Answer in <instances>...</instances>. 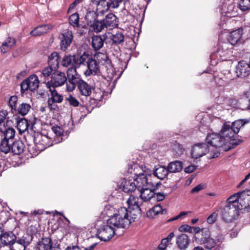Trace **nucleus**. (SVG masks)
<instances>
[{
    "instance_id": "e433bc0d",
    "label": "nucleus",
    "mask_w": 250,
    "mask_h": 250,
    "mask_svg": "<svg viewBox=\"0 0 250 250\" xmlns=\"http://www.w3.org/2000/svg\"><path fill=\"white\" fill-rule=\"evenodd\" d=\"M49 28L47 25H42L35 28L32 30L30 34L33 36H39L46 33Z\"/></svg>"
},
{
    "instance_id": "393cba45",
    "label": "nucleus",
    "mask_w": 250,
    "mask_h": 250,
    "mask_svg": "<svg viewBox=\"0 0 250 250\" xmlns=\"http://www.w3.org/2000/svg\"><path fill=\"white\" fill-rule=\"evenodd\" d=\"M55 247L49 237L43 238L42 241L38 242L37 245L38 250H52Z\"/></svg>"
},
{
    "instance_id": "f8f14e48",
    "label": "nucleus",
    "mask_w": 250,
    "mask_h": 250,
    "mask_svg": "<svg viewBox=\"0 0 250 250\" xmlns=\"http://www.w3.org/2000/svg\"><path fill=\"white\" fill-rule=\"evenodd\" d=\"M39 81L38 76L33 75L23 81L21 84V92L24 93L28 90L33 91L39 87Z\"/></svg>"
},
{
    "instance_id": "5fc2aeb1",
    "label": "nucleus",
    "mask_w": 250,
    "mask_h": 250,
    "mask_svg": "<svg viewBox=\"0 0 250 250\" xmlns=\"http://www.w3.org/2000/svg\"><path fill=\"white\" fill-rule=\"evenodd\" d=\"M166 195V194L164 192H155V195L153 196V199L157 201H162L165 199Z\"/></svg>"
},
{
    "instance_id": "58836bf2",
    "label": "nucleus",
    "mask_w": 250,
    "mask_h": 250,
    "mask_svg": "<svg viewBox=\"0 0 250 250\" xmlns=\"http://www.w3.org/2000/svg\"><path fill=\"white\" fill-rule=\"evenodd\" d=\"M57 70L56 69H54L53 67L48 65V66L45 67L42 70L41 74L40 75V77L41 81H43V83L45 84L46 82V78H47L50 76H52L53 73L54 72H56Z\"/></svg>"
},
{
    "instance_id": "bb28decb",
    "label": "nucleus",
    "mask_w": 250,
    "mask_h": 250,
    "mask_svg": "<svg viewBox=\"0 0 250 250\" xmlns=\"http://www.w3.org/2000/svg\"><path fill=\"white\" fill-rule=\"evenodd\" d=\"M105 39L104 36L102 37L100 35H93L91 39V45L94 50H100L103 46Z\"/></svg>"
},
{
    "instance_id": "423d86ee",
    "label": "nucleus",
    "mask_w": 250,
    "mask_h": 250,
    "mask_svg": "<svg viewBox=\"0 0 250 250\" xmlns=\"http://www.w3.org/2000/svg\"><path fill=\"white\" fill-rule=\"evenodd\" d=\"M226 142L230 144L231 148H233L240 144L241 141L233 139L236 134L229 122H225L219 132Z\"/></svg>"
},
{
    "instance_id": "680f3d73",
    "label": "nucleus",
    "mask_w": 250,
    "mask_h": 250,
    "mask_svg": "<svg viewBox=\"0 0 250 250\" xmlns=\"http://www.w3.org/2000/svg\"><path fill=\"white\" fill-rule=\"evenodd\" d=\"M250 95V93L249 91H246L243 93V98H245L247 99V101L248 102V106L246 107V109H250V99H249V96Z\"/></svg>"
},
{
    "instance_id": "a19ab883",
    "label": "nucleus",
    "mask_w": 250,
    "mask_h": 250,
    "mask_svg": "<svg viewBox=\"0 0 250 250\" xmlns=\"http://www.w3.org/2000/svg\"><path fill=\"white\" fill-rule=\"evenodd\" d=\"M249 123L248 120H238L232 122L230 125L232 126L235 133L237 134L242 126Z\"/></svg>"
},
{
    "instance_id": "a878e982",
    "label": "nucleus",
    "mask_w": 250,
    "mask_h": 250,
    "mask_svg": "<svg viewBox=\"0 0 250 250\" xmlns=\"http://www.w3.org/2000/svg\"><path fill=\"white\" fill-rule=\"evenodd\" d=\"M140 193V198L144 202H147L153 199L155 192L148 188L145 187L138 190Z\"/></svg>"
},
{
    "instance_id": "a18cd8bd",
    "label": "nucleus",
    "mask_w": 250,
    "mask_h": 250,
    "mask_svg": "<svg viewBox=\"0 0 250 250\" xmlns=\"http://www.w3.org/2000/svg\"><path fill=\"white\" fill-rule=\"evenodd\" d=\"M111 40L112 41V44L117 45L123 43L125 40L124 35L120 32L113 34L111 36Z\"/></svg>"
},
{
    "instance_id": "aec40b11",
    "label": "nucleus",
    "mask_w": 250,
    "mask_h": 250,
    "mask_svg": "<svg viewBox=\"0 0 250 250\" xmlns=\"http://www.w3.org/2000/svg\"><path fill=\"white\" fill-rule=\"evenodd\" d=\"M90 55L86 52H83V54H75L73 55V65L72 67H75L76 69L79 68L81 65L84 64L85 62H86L89 58Z\"/></svg>"
},
{
    "instance_id": "1a4fd4ad",
    "label": "nucleus",
    "mask_w": 250,
    "mask_h": 250,
    "mask_svg": "<svg viewBox=\"0 0 250 250\" xmlns=\"http://www.w3.org/2000/svg\"><path fill=\"white\" fill-rule=\"evenodd\" d=\"M67 78L63 72H54L51 77V80L45 83L47 88H55L63 85L66 83Z\"/></svg>"
},
{
    "instance_id": "6e6d98bb",
    "label": "nucleus",
    "mask_w": 250,
    "mask_h": 250,
    "mask_svg": "<svg viewBox=\"0 0 250 250\" xmlns=\"http://www.w3.org/2000/svg\"><path fill=\"white\" fill-rule=\"evenodd\" d=\"M217 216V213H216V212H213L208 217L207 222L209 224H213L216 221Z\"/></svg>"
},
{
    "instance_id": "864d4df0",
    "label": "nucleus",
    "mask_w": 250,
    "mask_h": 250,
    "mask_svg": "<svg viewBox=\"0 0 250 250\" xmlns=\"http://www.w3.org/2000/svg\"><path fill=\"white\" fill-rule=\"evenodd\" d=\"M7 114V112L6 110L0 112V129H1L2 126H4V120Z\"/></svg>"
},
{
    "instance_id": "c756f323",
    "label": "nucleus",
    "mask_w": 250,
    "mask_h": 250,
    "mask_svg": "<svg viewBox=\"0 0 250 250\" xmlns=\"http://www.w3.org/2000/svg\"><path fill=\"white\" fill-rule=\"evenodd\" d=\"M60 58V56L58 52H53L48 57V65L53 67L54 69H56L57 70L59 67Z\"/></svg>"
},
{
    "instance_id": "3c124183",
    "label": "nucleus",
    "mask_w": 250,
    "mask_h": 250,
    "mask_svg": "<svg viewBox=\"0 0 250 250\" xmlns=\"http://www.w3.org/2000/svg\"><path fill=\"white\" fill-rule=\"evenodd\" d=\"M73 62V56L65 55L62 61V65L63 67H68Z\"/></svg>"
},
{
    "instance_id": "7c9ffc66",
    "label": "nucleus",
    "mask_w": 250,
    "mask_h": 250,
    "mask_svg": "<svg viewBox=\"0 0 250 250\" xmlns=\"http://www.w3.org/2000/svg\"><path fill=\"white\" fill-rule=\"evenodd\" d=\"M93 2L95 3L97 8L99 9L100 7L104 8V11H108L110 8H115L113 6L112 0H92Z\"/></svg>"
},
{
    "instance_id": "bf43d9fd",
    "label": "nucleus",
    "mask_w": 250,
    "mask_h": 250,
    "mask_svg": "<svg viewBox=\"0 0 250 250\" xmlns=\"http://www.w3.org/2000/svg\"><path fill=\"white\" fill-rule=\"evenodd\" d=\"M197 168L196 166L190 165L185 167L184 171L186 173H190L193 172Z\"/></svg>"
},
{
    "instance_id": "4be33fe9",
    "label": "nucleus",
    "mask_w": 250,
    "mask_h": 250,
    "mask_svg": "<svg viewBox=\"0 0 250 250\" xmlns=\"http://www.w3.org/2000/svg\"><path fill=\"white\" fill-rule=\"evenodd\" d=\"M16 239V236L12 231L5 232L0 234V242L4 246L10 247Z\"/></svg>"
},
{
    "instance_id": "412c9836",
    "label": "nucleus",
    "mask_w": 250,
    "mask_h": 250,
    "mask_svg": "<svg viewBox=\"0 0 250 250\" xmlns=\"http://www.w3.org/2000/svg\"><path fill=\"white\" fill-rule=\"evenodd\" d=\"M190 243V239L188 235L183 233L176 237V244L181 250H186Z\"/></svg>"
},
{
    "instance_id": "a211bd4d",
    "label": "nucleus",
    "mask_w": 250,
    "mask_h": 250,
    "mask_svg": "<svg viewBox=\"0 0 250 250\" xmlns=\"http://www.w3.org/2000/svg\"><path fill=\"white\" fill-rule=\"evenodd\" d=\"M236 68V73L239 77H246L250 74V63H246L245 61L239 62Z\"/></svg>"
},
{
    "instance_id": "dca6fc26",
    "label": "nucleus",
    "mask_w": 250,
    "mask_h": 250,
    "mask_svg": "<svg viewBox=\"0 0 250 250\" xmlns=\"http://www.w3.org/2000/svg\"><path fill=\"white\" fill-rule=\"evenodd\" d=\"M209 152L208 145L206 143L195 144L192 148L191 155L193 159H198Z\"/></svg>"
},
{
    "instance_id": "13d9d810",
    "label": "nucleus",
    "mask_w": 250,
    "mask_h": 250,
    "mask_svg": "<svg viewBox=\"0 0 250 250\" xmlns=\"http://www.w3.org/2000/svg\"><path fill=\"white\" fill-rule=\"evenodd\" d=\"M52 130L56 136H61L63 134V130L60 126H54L52 127Z\"/></svg>"
},
{
    "instance_id": "338daca9",
    "label": "nucleus",
    "mask_w": 250,
    "mask_h": 250,
    "mask_svg": "<svg viewBox=\"0 0 250 250\" xmlns=\"http://www.w3.org/2000/svg\"><path fill=\"white\" fill-rule=\"evenodd\" d=\"M187 214H188V212L182 211L177 216L175 217L174 218L170 219V220H171V221L176 220L180 218V217H181L183 216L186 215Z\"/></svg>"
},
{
    "instance_id": "0eeeda50",
    "label": "nucleus",
    "mask_w": 250,
    "mask_h": 250,
    "mask_svg": "<svg viewBox=\"0 0 250 250\" xmlns=\"http://www.w3.org/2000/svg\"><path fill=\"white\" fill-rule=\"evenodd\" d=\"M208 144L215 147H222L226 151L231 149L230 144L226 142L220 133L208 134L206 137Z\"/></svg>"
},
{
    "instance_id": "de8ad7c7",
    "label": "nucleus",
    "mask_w": 250,
    "mask_h": 250,
    "mask_svg": "<svg viewBox=\"0 0 250 250\" xmlns=\"http://www.w3.org/2000/svg\"><path fill=\"white\" fill-rule=\"evenodd\" d=\"M4 138L3 139L13 141L15 134V131L13 128L8 127L3 132Z\"/></svg>"
},
{
    "instance_id": "7ed1b4c3",
    "label": "nucleus",
    "mask_w": 250,
    "mask_h": 250,
    "mask_svg": "<svg viewBox=\"0 0 250 250\" xmlns=\"http://www.w3.org/2000/svg\"><path fill=\"white\" fill-rule=\"evenodd\" d=\"M128 172L135 175L133 179L135 183L136 188L139 190L141 188L146 187L148 185L147 175L151 176V172L144 171L142 167L137 164H133L129 166Z\"/></svg>"
},
{
    "instance_id": "5701e85b",
    "label": "nucleus",
    "mask_w": 250,
    "mask_h": 250,
    "mask_svg": "<svg viewBox=\"0 0 250 250\" xmlns=\"http://www.w3.org/2000/svg\"><path fill=\"white\" fill-rule=\"evenodd\" d=\"M242 35V29L239 28L230 33L228 38L229 42L232 45H235L241 42Z\"/></svg>"
},
{
    "instance_id": "c85d7f7f",
    "label": "nucleus",
    "mask_w": 250,
    "mask_h": 250,
    "mask_svg": "<svg viewBox=\"0 0 250 250\" xmlns=\"http://www.w3.org/2000/svg\"><path fill=\"white\" fill-rule=\"evenodd\" d=\"M77 87L80 93L82 95L89 96L91 94L92 86L83 80L79 83Z\"/></svg>"
},
{
    "instance_id": "37998d69",
    "label": "nucleus",
    "mask_w": 250,
    "mask_h": 250,
    "mask_svg": "<svg viewBox=\"0 0 250 250\" xmlns=\"http://www.w3.org/2000/svg\"><path fill=\"white\" fill-rule=\"evenodd\" d=\"M29 124L27 120L24 118H21L17 122V128L20 133L24 132L27 129Z\"/></svg>"
},
{
    "instance_id": "ea45409f",
    "label": "nucleus",
    "mask_w": 250,
    "mask_h": 250,
    "mask_svg": "<svg viewBox=\"0 0 250 250\" xmlns=\"http://www.w3.org/2000/svg\"><path fill=\"white\" fill-rule=\"evenodd\" d=\"M139 200L138 197L130 195L127 201V203L129 208H132L133 209H139L140 210V206L141 204Z\"/></svg>"
},
{
    "instance_id": "72a5a7b5",
    "label": "nucleus",
    "mask_w": 250,
    "mask_h": 250,
    "mask_svg": "<svg viewBox=\"0 0 250 250\" xmlns=\"http://www.w3.org/2000/svg\"><path fill=\"white\" fill-rule=\"evenodd\" d=\"M16 44V40L12 37H8L2 44L0 47L1 51L3 53H6Z\"/></svg>"
},
{
    "instance_id": "e2e57ef3",
    "label": "nucleus",
    "mask_w": 250,
    "mask_h": 250,
    "mask_svg": "<svg viewBox=\"0 0 250 250\" xmlns=\"http://www.w3.org/2000/svg\"><path fill=\"white\" fill-rule=\"evenodd\" d=\"M167 245V240H166L164 239H163L161 240V243L159 245L158 249L160 250H165Z\"/></svg>"
},
{
    "instance_id": "ddd939ff",
    "label": "nucleus",
    "mask_w": 250,
    "mask_h": 250,
    "mask_svg": "<svg viewBox=\"0 0 250 250\" xmlns=\"http://www.w3.org/2000/svg\"><path fill=\"white\" fill-rule=\"evenodd\" d=\"M73 38V34L71 30L69 29L63 30L59 36L61 50L65 51L72 43Z\"/></svg>"
},
{
    "instance_id": "6e6552de",
    "label": "nucleus",
    "mask_w": 250,
    "mask_h": 250,
    "mask_svg": "<svg viewBox=\"0 0 250 250\" xmlns=\"http://www.w3.org/2000/svg\"><path fill=\"white\" fill-rule=\"evenodd\" d=\"M68 81H66L67 90L72 91L75 89L76 86L79 84V83L83 80L75 67L69 68L67 71Z\"/></svg>"
},
{
    "instance_id": "2f4dec72",
    "label": "nucleus",
    "mask_w": 250,
    "mask_h": 250,
    "mask_svg": "<svg viewBox=\"0 0 250 250\" xmlns=\"http://www.w3.org/2000/svg\"><path fill=\"white\" fill-rule=\"evenodd\" d=\"M12 144L11 151L14 154L19 155L23 152L25 146L21 141H12Z\"/></svg>"
},
{
    "instance_id": "49530a36",
    "label": "nucleus",
    "mask_w": 250,
    "mask_h": 250,
    "mask_svg": "<svg viewBox=\"0 0 250 250\" xmlns=\"http://www.w3.org/2000/svg\"><path fill=\"white\" fill-rule=\"evenodd\" d=\"M79 15L77 13L72 14L69 18V23L74 27H78L79 24Z\"/></svg>"
},
{
    "instance_id": "4468645a",
    "label": "nucleus",
    "mask_w": 250,
    "mask_h": 250,
    "mask_svg": "<svg viewBox=\"0 0 250 250\" xmlns=\"http://www.w3.org/2000/svg\"><path fill=\"white\" fill-rule=\"evenodd\" d=\"M50 92V97L47 101L48 106L50 110H55L57 107L54 103H61L63 100V96L59 94L55 89V88H48Z\"/></svg>"
},
{
    "instance_id": "c9c22d12",
    "label": "nucleus",
    "mask_w": 250,
    "mask_h": 250,
    "mask_svg": "<svg viewBox=\"0 0 250 250\" xmlns=\"http://www.w3.org/2000/svg\"><path fill=\"white\" fill-rule=\"evenodd\" d=\"M168 173V170L167 168L164 166H159L155 168L153 173L155 176L161 180L164 179L167 175Z\"/></svg>"
},
{
    "instance_id": "9b49d317",
    "label": "nucleus",
    "mask_w": 250,
    "mask_h": 250,
    "mask_svg": "<svg viewBox=\"0 0 250 250\" xmlns=\"http://www.w3.org/2000/svg\"><path fill=\"white\" fill-rule=\"evenodd\" d=\"M33 238L32 235L26 234L18 240L16 239L10 246V250H25L26 247L31 243Z\"/></svg>"
},
{
    "instance_id": "9d476101",
    "label": "nucleus",
    "mask_w": 250,
    "mask_h": 250,
    "mask_svg": "<svg viewBox=\"0 0 250 250\" xmlns=\"http://www.w3.org/2000/svg\"><path fill=\"white\" fill-rule=\"evenodd\" d=\"M116 234L115 229L112 226L107 225L102 226L97 230V237L103 241L110 240Z\"/></svg>"
},
{
    "instance_id": "603ef678",
    "label": "nucleus",
    "mask_w": 250,
    "mask_h": 250,
    "mask_svg": "<svg viewBox=\"0 0 250 250\" xmlns=\"http://www.w3.org/2000/svg\"><path fill=\"white\" fill-rule=\"evenodd\" d=\"M66 100L68 102L69 104L71 106L74 107H77L80 104L78 100L72 95L68 96V97L66 98Z\"/></svg>"
},
{
    "instance_id": "4c0bfd02",
    "label": "nucleus",
    "mask_w": 250,
    "mask_h": 250,
    "mask_svg": "<svg viewBox=\"0 0 250 250\" xmlns=\"http://www.w3.org/2000/svg\"><path fill=\"white\" fill-rule=\"evenodd\" d=\"M182 163L178 161L171 162L167 166V169L169 172H179L182 169Z\"/></svg>"
},
{
    "instance_id": "f257e3e1",
    "label": "nucleus",
    "mask_w": 250,
    "mask_h": 250,
    "mask_svg": "<svg viewBox=\"0 0 250 250\" xmlns=\"http://www.w3.org/2000/svg\"><path fill=\"white\" fill-rule=\"evenodd\" d=\"M106 11H104V8L101 10L99 8H97L96 11L87 10L85 20L91 30L98 33L105 28H115L118 25L117 18L113 13H108L102 18Z\"/></svg>"
},
{
    "instance_id": "8fccbe9b",
    "label": "nucleus",
    "mask_w": 250,
    "mask_h": 250,
    "mask_svg": "<svg viewBox=\"0 0 250 250\" xmlns=\"http://www.w3.org/2000/svg\"><path fill=\"white\" fill-rule=\"evenodd\" d=\"M239 6L243 11H249L250 9V0H240Z\"/></svg>"
},
{
    "instance_id": "f03ea898",
    "label": "nucleus",
    "mask_w": 250,
    "mask_h": 250,
    "mask_svg": "<svg viewBox=\"0 0 250 250\" xmlns=\"http://www.w3.org/2000/svg\"><path fill=\"white\" fill-rule=\"evenodd\" d=\"M130 212L126 208L122 207L116 213L107 220V224L112 226L115 229L128 228L132 222L134 221L133 218L130 217Z\"/></svg>"
},
{
    "instance_id": "052dcab7",
    "label": "nucleus",
    "mask_w": 250,
    "mask_h": 250,
    "mask_svg": "<svg viewBox=\"0 0 250 250\" xmlns=\"http://www.w3.org/2000/svg\"><path fill=\"white\" fill-rule=\"evenodd\" d=\"M227 43H223L222 45H220L219 51H221V50L222 51L226 50V54H228L229 52H231V50L227 47Z\"/></svg>"
},
{
    "instance_id": "69168bd1",
    "label": "nucleus",
    "mask_w": 250,
    "mask_h": 250,
    "mask_svg": "<svg viewBox=\"0 0 250 250\" xmlns=\"http://www.w3.org/2000/svg\"><path fill=\"white\" fill-rule=\"evenodd\" d=\"M250 178V173H248L245 177V178L238 185L237 188H240L244 183Z\"/></svg>"
},
{
    "instance_id": "f704fd0d",
    "label": "nucleus",
    "mask_w": 250,
    "mask_h": 250,
    "mask_svg": "<svg viewBox=\"0 0 250 250\" xmlns=\"http://www.w3.org/2000/svg\"><path fill=\"white\" fill-rule=\"evenodd\" d=\"M30 108L31 105L29 104L22 102L19 104L14 114L18 113L23 116H25L28 113Z\"/></svg>"
},
{
    "instance_id": "f3484780",
    "label": "nucleus",
    "mask_w": 250,
    "mask_h": 250,
    "mask_svg": "<svg viewBox=\"0 0 250 250\" xmlns=\"http://www.w3.org/2000/svg\"><path fill=\"white\" fill-rule=\"evenodd\" d=\"M239 197V204L242 209H247V212H249V206L250 201V190L245 189L242 191L238 192Z\"/></svg>"
},
{
    "instance_id": "473e14b6",
    "label": "nucleus",
    "mask_w": 250,
    "mask_h": 250,
    "mask_svg": "<svg viewBox=\"0 0 250 250\" xmlns=\"http://www.w3.org/2000/svg\"><path fill=\"white\" fill-rule=\"evenodd\" d=\"M167 212L166 209H162V207L160 205H157L150 209L146 213L147 216L149 218H153L155 216L159 213L165 214Z\"/></svg>"
},
{
    "instance_id": "09e8293b",
    "label": "nucleus",
    "mask_w": 250,
    "mask_h": 250,
    "mask_svg": "<svg viewBox=\"0 0 250 250\" xmlns=\"http://www.w3.org/2000/svg\"><path fill=\"white\" fill-rule=\"evenodd\" d=\"M18 103V97L16 96H12L10 97L9 101V104L11 109V111L13 114L15 113V111L17 108V106Z\"/></svg>"
},
{
    "instance_id": "2eb2a0df",
    "label": "nucleus",
    "mask_w": 250,
    "mask_h": 250,
    "mask_svg": "<svg viewBox=\"0 0 250 250\" xmlns=\"http://www.w3.org/2000/svg\"><path fill=\"white\" fill-rule=\"evenodd\" d=\"M88 70L85 71L84 74L86 76H90V75H99L102 73L110 74L112 72H100L99 66L96 61L93 59L91 57L89 58L86 62Z\"/></svg>"
},
{
    "instance_id": "774afa93",
    "label": "nucleus",
    "mask_w": 250,
    "mask_h": 250,
    "mask_svg": "<svg viewBox=\"0 0 250 250\" xmlns=\"http://www.w3.org/2000/svg\"><path fill=\"white\" fill-rule=\"evenodd\" d=\"M65 250H81L77 246H68Z\"/></svg>"
},
{
    "instance_id": "b1692460",
    "label": "nucleus",
    "mask_w": 250,
    "mask_h": 250,
    "mask_svg": "<svg viewBox=\"0 0 250 250\" xmlns=\"http://www.w3.org/2000/svg\"><path fill=\"white\" fill-rule=\"evenodd\" d=\"M120 188L125 192L127 193L134 191L137 188L135 183L133 179L127 180L124 179L122 181Z\"/></svg>"
},
{
    "instance_id": "0e129e2a",
    "label": "nucleus",
    "mask_w": 250,
    "mask_h": 250,
    "mask_svg": "<svg viewBox=\"0 0 250 250\" xmlns=\"http://www.w3.org/2000/svg\"><path fill=\"white\" fill-rule=\"evenodd\" d=\"M204 186L200 184L196 186L195 188L192 189L191 193L198 192L199 191L203 189Z\"/></svg>"
},
{
    "instance_id": "79ce46f5",
    "label": "nucleus",
    "mask_w": 250,
    "mask_h": 250,
    "mask_svg": "<svg viewBox=\"0 0 250 250\" xmlns=\"http://www.w3.org/2000/svg\"><path fill=\"white\" fill-rule=\"evenodd\" d=\"M12 143V141L2 139L0 145V151L5 154L9 152L11 150Z\"/></svg>"
},
{
    "instance_id": "39448f33",
    "label": "nucleus",
    "mask_w": 250,
    "mask_h": 250,
    "mask_svg": "<svg viewBox=\"0 0 250 250\" xmlns=\"http://www.w3.org/2000/svg\"><path fill=\"white\" fill-rule=\"evenodd\" d=\"M195 241L198 244L204 245L207 249L216 247L215 240L210 238V232L208 228L202 229V231L195 235Z\"/></svg>"
},
{
    "instance_id": "c03bdc74",
    "label": "nucleus",
    "mask_w": 250,
    "mask_h": 250,
    "mask_svg": "<svg viewBox=\"0 0 250 250\" xmlns=\"http://www.w3.org/2000/svg\"><path fill=\"white\" fill-rule=\"evenodd\" d=\"M226 205H235L236 207L241 208L239 204V197L238 192L231 195L227 200Z\"/></svg>"
},
{
    "instance_id": "cd10ccee",
    "label": "nucleus",
    "mask_w": 250,
    "mask_h": 250,
    "mask_svg": "<svg viewBox=\"0 0 250 250\" xmlns=\"http://www.w3.org/2000/svg\"><path fill=\"white\" fill-rule=\"evenodd\" d=\"M237 9L235 4L231 3L227 4L224 3L222 10L227 17H233L237 15Z\"/></svg>"
},
{
    "instance_id": "6ab92c4d",
    "label": "nucleus",
    "mask_w": 250,
    "mask_h": 250,
    "mask_svg": "<svg viewBox=\"0 0 250 250\" xmlns=\"http://www.w3.org/2000/svg\"><path fill=\"white\" fill-rule=\"evenodd\" d=\"M33 141L38 148L41 150H43L50 146L49 139L45 135L37 134L34 136Z\"/></svg>"
},
{
    "instance_id": "20e7f679",
    "label": "nucleus",
    "mask_w": 250,
    "mask_h": 250,
    "mask_svg": "<svg viewBox=\"0 0 250 250\" xmlns=\"http://www.w3.org/2000/svg\"><path fill=\"white\" fill-rule=\"evenodd\" d=\"M240 210L242 209L235 205H226L221 208L220 216L225 223H231L238 218Z\"/></svg>"
},
{
    "instance_id": "4d7b16f0",
    "label": "nucleus",
    "mask_w": 250,
    "mask_h": 250,
    "mask_svg": "<svg viewBox=\"0 0 250 250\" xmlns=\"http://www.w3.org/2000/svg\"><path fill=\"white\" fill-rule=\"evenodd\" d=\"M193 228L188 225H183L180 227L179 230L181 232H192Z\"/></svg>"
}]
</instances>
